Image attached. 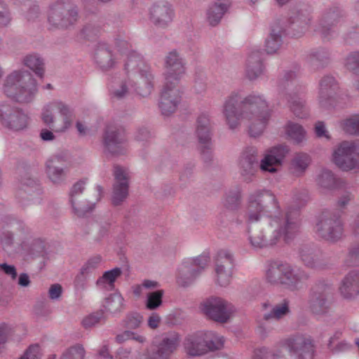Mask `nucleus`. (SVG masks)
Segmentation results:
<instances>
[{
    "mask_svg": "<svg viewBox=\"0 0 359 359\" xmlns=\"http://www.w3.org/2000/svg\"><path fill=\"white\" fill-rule=\"evenodd\" d=\"M241 198V189H231L225 194L222 199V204L227 209L234 210L239 206Z\"/></svg>",
    "mask_w": 359,
    "mask_h": 359,
    "instance_id": "4c0bfd02",
    "label": "nucleus"
},
{
    "mask_svg": "<svg viewBox=\"0 0 359 359\" xmlns=\"http://www.w3.org/2000/svg\"><path fill=\"white\" fill-rule=\"evenodd\" d=\"M84 349L81 346L76 345L67 349L62 355L61 359H83Z\"/></svg>",
    "mask_w": 359,
    "mask_h": 359,
    "instance_id": "a18cd8bd",
    "label": "nucleus"
},
{
    "mask_svg": "<svg viewBox=\"0 0 359 359\" xmlns=\"http://www.w3.org/2000/svg\"><path fill=\"white\" fill-rule=\"evenodd\" d=\"M186 73L185 62L176 51L169 52L164 59L165 84L176 86Z\"/></svg>",
    "mask_w": 359,
    "mask_h": 359,
    "instance_id": "ddd939ff",
    "label": "nucleus"
},
{
    "mask_svg": "<svg viewBox=\"0 0 359 359\" xmlns=\"http://www.w3.org/2000/svg\"><path fill=\"white\" fill-rule=\"evenodd\" d=\"M142 317L138 313L129 315L127 317L126 325L130 328H137L140 325Z\"/></svg>",
    "mask_w": 359,
    "mask_h": 359,
    "instance_id": "864d4df0",
    "label": "nucleus"
},
{
    "mask_svg": "<svg viewBox=\"0 0 359 359\" xmlns=\"http://www.w3.org/2000/svg\"><path fill=\"white\" fill-rule=\"evenodd\" d=\"M332 160L340 169L349 171L359 168V140L344 141L332 151Z\"/></svg>",
    "mask_w": 359,
    "mask_h": 359,
    "instance_id": "6e6552de",
    "label": "nucleus"
},
{
    "mask_svg": "<svg viewBox=\"0 0 359 359\" xmlns=\"http://www.w3.org/2000/svg\"><path fill=\"white\" fill-rule=\"evenodd\" d=\"M194 88L198 93H201L204 92L206 90L205 80L203 78L196 79L194 82Z\"/></svg>",
    "mask_w": 359,
    "mask_h": 359,
    "instance_id": "052dcab7",
    "label": "nucleus"
},
{
    "mask_svg": "<svg viewBox=\"0 0 359 359\" xmlns=\"http://www.w3.org/2000/svg\"><path fill=\"white\" fill-rule=\"evenodd\" d=\"M11 21V16L9 11L6 8L5 4L0 1V26L6 27Z\"/></svg>",
    "mask_w": 359,
    "mask_h": 359,
    "instance_id": "3c124183",
    "label": "nucleus"
},
{
    "mask_svg": "<svg viewBox=\"0 0 359 359\" xmlns=\"http://www.w3.org/2000/svg\"><path fill=\"white\" fill-rule=\"evenodd\" d=\"M279 208L276 196L269 189H257L248 194L245 215L248 222H258L264 216L278 213L270 221V225L275 228L270 245L290 244L299 231V212L287 211L282 215Z\"/></svg>",
    "mask_w": 359,
    "mask_h": 359,
    "instance_id": "f03ea898",
    "label": "nucleus"
},
{
    "mask_svg": "<svg viewBox=\"0 0 359 359\" xmlns=\"http://www.w3.org/2000/svg\"><path fill=\"white\" fill-rule=\"evenodd\" d=\"M316 233L322 238L330 241H337L342 235V226L338 217L324 213L315 226Z\"/></svg>",
    "mask_w": 359,
    "mask_h": 359,
    "instance_id": "2eb2a0df",
    "label": "nucleus"
},
{
    "mask_svg": "<svg viewBox=\"0 0 359 359\" xmlns=\"http://www.w3.org/2000/svg\"><path fill=\"white\" fill-rule=\"evenodd\" d=\"M114 183L113 185L111 201L114 205H121L128 196L129 172L121 165L114 167Z\"/></svg>",
    "mask_w": 359,
    "mask_h": 359,
    "instance_id": "dca6fc26",
    "label": "nucleus"
},
{
    "mask_svg": "<svg viewBox=\"0 0 359 359\" xmlns=\"http://www.w3.org/2000/svg\"><path fill=\"white\" fill-rule=\"evenodd\" d=\"M163 290H157L147 294V307L153 310L158 307L162 303Z\"/></svg>",
    "mask_w": 359,
    "mask_h": 359,
    "instance_id": "c03bdc74",
    "label": "nucleus"
},
{
    "mask_svg": "<svg viewBox=\"0 0 359 359\" xmlns=\"http://www.w3.org/2000/svg\"><path fill=\"white\" fill-rule=\"evenodd\" d=\"M46 242L41 238H32L29 236L26 238V241L22 243V245L25 247H37L41 245H45Z\"/></svg>",
    "mask_w": 359,
    "mask_h": 359,
    "instance_id": "5fc2aeb1",
    "label": "nucleus"
},
{
    "mask_svg": "<svg viewBox=\"0 0 359 359\" xmlns=\"http://www.w3.org/2000/svg\"><path fill=\"white\" fill-rule=\"evenodd\" d=\"M232 257L226 250H221L216 259L215 268L219 285L226 286L229 284L232 276Z\"/></svg>",
    "mask_w": 359,
    "mask_h": 359,
    "instance_id": "5701e85b",
    "label": "nucleus"
},
{
    "mask_svg": "<svg viewBox=\"0 0 359 359\" xmlns=\"http://www.w3.org/2000/svg\"><path fill=\"white\" fill-rule=\"evenodd\" d=\"M161 321L159 316L156 313H153L148 320V325L151 329H156L158 327Z\"/></svg>",
    "mask_w": 359,
    "mask_h": 359,
    "instance_id": "bf43d9fd",
    "label": "nucleus"
},
{
    "mask_svg": "<svg viewBox=\"0 0 359 359\" xmlns=\"http://www.w3.org/2000/svg\"><path fill=\"white\" fill-rule=\"evenodd\" d=\"M345 66L352 71L359 69V53L355 52L348 55L345 60Z\"/></svg>",
    "mask_w": 359,
    "mask_h": 359,
    "instance_id": "09e8293b",
    "label": "nucleus"
},
{
    "mask_svg": "<svg viewBox=\"0 0 359 359\" xmlns=\"http://www.w3.org/2000/svg\"><path fill=\"white\" fill-rule=\"evenodd\" d=\"M41 352L37 344L30 346L20 359H40Z\"/></svg>",
    "mask_w": 359,
    "mask_h": 359,
    "instance_id": "49530a36",
    "label": "nucleus"
},
{
    "mask_svg": "<svg viewBox=\"0 0 359 359\" xmlns=\"http://www.w3.org/2000/svg\"><path fill=\"white\" fill-rule=\"evenodd\" d=\"M67 160L68 154L66 151L57 152L47 160L46 174L49 180L54 184H60L65 180L66 170L61 165Z\"/></svg>",
    "mask_w": 359,
    "mask_h": 359,
    "instance_id": "aec40b11",
    "label": "nucleus"
},
{
    "mask_svg": "<svg viewBox=\"0 0 359 359\" xmlns=\"http://www.w3.org/2000/svg\"><path fill=\"white\" fill-rule=\"evenodd\" d=\"M231 5V3L229 0H217L210 4L206 12V19L208 23L211 26L217 25Z\"/></svg>",
    "mask_w": 359,
    "mask_h": 359,
    "instance_id": "bb28decb",
    "label": "nucleus"
},
{
    "mask_svg": "<svg viewBox=\"0 0 359 359\" xmlns=\"http://www.w3.org/2000/svg\"><path fill=\"white\" fill-rule=\"evenodd\" d=\"M40 137L43 141H52L55 140V137L51 130L45 128L41 130Z\"/></svg>",
    "mask_w": 359,
    "mask_h": 359,
    "instance_id": "e2e57ef3",
    "label": "nucleus"
},
{
    "mask_svg": "<svg viewBox=\"0 0 359 359\" xmlns=\"http://www.w3.org/2000/svg\"><path fill=\"white\" fill-rule=\"evenodd\" d=\"M317 183L323 189H330L335 186L336 180L331 171L324 170L318 175Z\"/></svg>",
    "mask_w": 359,
    "mask_h": 359,
    "instance_id": "79ce46f5",
    "label": "nucleus"
},
{
    "mask_svg": "<svg viewBox=\"0 0 359 359\" xmlns=\"http://www.w3.org/2000/svg\"><path fill=\"white\" fill-rule=\"evenodd\" d=\"M343 130L349 134H359V115H353L341 123Z\"/></svg>",
    "mask_w": 359,
    "mask_h": 359,
    "instance_id": "37998d69",
    "label": "nucleus"
},
{
    "mask_svg": "<svg viewBox=\"0 0 359 359\" xmlns=\"http://www.w3.org/2000/svg\"><path fill=\"white\" fill-rule=\"evenodd\" d=\"M285 131L287 138L297 144H300L306 140V131L299 123L288 121L285 126Z\"/></svg>",
    "mask_w": 359,
    "mask_h": 359,
    "instance_id": "72a5a7b5",
    "label": "nucleus"
},
{
    "mask_svg": "<svg viewBox=\"0 0 359 359\" xmlns=\"http://www.w3.org/2000/svg\"><path fill=\"white\" fill-rule=\"evenodd\" d=\"M102 316L103 313L102 312L90 314L83 318L82 324L86 328L91 327L98 323Z\"/></svg>",
    "mask_w": 359,
    "mask_h": 359,
    "instance_id": "de8ad7c7",
    "label": "nucleus"
},
{
    "mask_svg": "<svg viewBox=\"0 0 359 359\" xmlns=\"http://www.w3.org/2000/svg\"><path fill=\"white\" fill-rule=\"evenodd\" d=\"M223 337L212 331H200L187 337L184 347L188 354L201 355L208 351L218 350L223 347Z\"/></svg>",
    "mask_w": 359,
    "mask_h": 359,
    "instance_id": "423d86ee",
    "label": "nucleus"
},
{
    "mask_svg": "<svg viewBox=\"0 0 359 359\" xmlns=\"http://www.w3.org/2000/svg\"><path fill=\"white\" fill-rule=\"evenodd\" d=\"M331 29V25L327 23L326 19H322L320 20L317 31L321 32L323 35L326 36L328 34V31Z\"/></svg>",
    "mask_w": 359,
    "mask_h": 359,
    "instance_id": "13d9d810",
    "label": "nucleus"
},
{
    "mask_svg": "<svg viewBox=\"0 0 359 359\" xmlns=\"http://www.w3.org/2000/svg\"><path fill=\"white\" fill-rule=\"evenodd\" d=\"M121 274L122 271L118 267L107 271L97 279L96 284L101 289L113 290L115 287V282Z\"/></svg>",
    "mask_w": 359,
    "mask_h": 359,
    "instance_id": "2f4dec72",
    "label": "nucleus"
},
{
    "mask_svg": "<svg viewBox=\"0 0 359 359\" xmlns=\"http://www.w3.org/2000/svg\"><path fill=\"white\" fill-rule=\"evenodd\" d=\"M316 135L319 138L330 139V135L323 122L318 121L316 123L314 127Z\"/></svg>",
    "mask_w": 359,
    "mask_h": 359,
    "instance_id": "603ef678",
    "label": "nucleus"
},
{
    "mask_svg": "<svg viewBox=\"0 0 359 359\" xmlns=\"http://www.w3.org/2000/svg\"><path fill=\"white\" fill-rule=\"evenodd\" d=\"M336 87L337 83L334 77L327 76L321 79L318 97V103L321 107L329 106Z\"/></svg>",
    "mask_w": 359,
    "mask_h": 359,
    "instance_id": "cd10ccee",
    "label": "nucleus"
},
{
    "mask_svg": "<svg viewBox=\"0 0 359 359\" xmlns=\"http://www.w3.org/2000/svg\"><path fill=\"white\" fill-rule=\"evenodd\" d=\"M41 119L55 132L63 133L71 127L74 111L67 104L60 100H53L43 107Z\"/></svg>",
    "mask_w": 359,
    "mask_h": 359,
    "instance_id": "39448f33",
    "label": "nucleus"
},
{
    "mask_svg": "<svg viewBox=\"0 0 359 359\" xmlns=\"http://www.w3.org/2000/svg\"><path fill=\"white\" fill-rule=\"evenodd\" d=\"M103 306L110 313H117L123 308V298L118 293H114L106 298Z\"/></svg>",
    "mask_w": 359,
    "mask_h": 359,
    "instance_id": "58836bf2",
    "label": "nucleus"
},
{
    "mask_svg": "<svg viewBox=\"0 0 359 359\" xmlns=\"http://www.w3.org/2000/svg\"><path fill=\"white\" fill-rule=\"evenodd\" d=\"M125 133L114 125L107 126L103 142L105 151L112 155H119L126 151Z\"/></svg>",
    "mask_w": 359,
    "mask_h": 359,
    "instance_id": "f3484780",
    "label": "nucleus"
},
{
    "mask_svg": "<svg viewBox=\"0 0 359 359\" xmlns=\"http://www.w3.org/2000/svg\"><path fill=\"white\" fill-rule=\"evenodd\" d=\"M200 309L208 318L219 323H226L233 311L231 304L217 297L205 299L201 304Z\"/></svg>",
    "mask_w": 359,
    "mask_h": 359,
    "instance_id": "9b49d317",
    "label": "nucleus"
},
{
    "mask_svg": "<svg viewBox=\"0 0 359 359\" xmlns=\"http://www.w3.org/2000/svg\"><path fill=\"white\" fill-rule=\"evenodd\" d=\"M86 184V180L78 181L72 186L69 194V202L72 212L79 217H83L87 212L92 211L95 205L94 203L81 200Z\"/></svg>",
    "mask_w": 359,
    "mask_h": 359,
    "instance_id": "a211bd4d",
    "label": "nucleus"
},
{
    "mask_svg": "<svg viewBox=\"0 0 359 359\" xmlns=\"http://www.w3.org/2000/svg\"><path fill=\"white\" fill-rule=\"evenodd\" d=\"M341 295L345 298H351L359 294V273L351 271L342 280L339 287Z\"/></svg>",
    "mask_w": 359,
    "mask_h": 359,
    "instance_id": "c756f323",
    "label": "nucleus"
},
{
    "mask_svg": "<svg viewBox=\"0 0 359 359\" xmlns=\"http://www.w3.org/2000/svg\"><path fill=\"white\" fill-rule=\"evenodd\" d=\"M288 302L284 300L282 303L276 305L271 311L264 315L265 320L276 319L278 320L284 317L289 313Z\"/></svg>",
    "mask_w": 359,
    "mask_h": 359,
    "instance_id": "a19ab883",
    "label": "nucleus"
},
{
    "mask_svg": "<svg viewBox=\"0 0 359 359\" xmlns=\"http://www.w3.org/2000/svg\"><path fill=\"white\" fill-rule=\"evenodd\" d=\"M196 135L204 148L210 149L211 140V123L207 112L200 114L196 121Z\"/></svg>",
    "mask_w": 359,
    "mask_h": 359,
    "instance_id": "a878e982",
    "label": "nucleus"
},
{
    "mask_svg": "<svg viewBox=\"0 0 359 359\" xmlns=\"http://www.w3.org/2000/svg\"><path fill=\"white\" fill-rule=\"evenodd\" d=\"M129 339H135L140 343L145 341V338L143 336L136 335L135 333L130 331H126L116 337V341L119 343Z\"/></svg>",
    "mask_w": 359,
    "mask_h": 359,
    "instance_id": "8fccbe9b",
    "label": "nucleus"
},
{
    "mask_svg": "<svg viewBox=\"0 0 359 359\" xmlns=\"http://www.w3.org/2000/svg\"><path fill=\"white\" fill-rule=\"evenodd\" d=\"M328 58V54L323 50H313L307 57V63L313 69L322 67Z\"/></svg>",
    "mask_w": 359,
    "mask_h": 359,
    "instance_id": "ea45409f",
    "label": "nucleus"
},
{
    "mask_svg": "<svg viewBox=\"0 0 359 359\" xmlns=\"http://www.w3.org/2000/svg\"><path fill=\"white\" fill-rule=\"evenodd\" d=\"M281 29L273 28L266 40L265 50L268 54L276 53L282 45Z\"/></svg>",
    "mask_w": 359,
    "mask_h": 359,
    "instance_id": "e433bc0d",
    "label": "nucleus"
},
{
    "mask_svg": "<svg viewBox=\"0 0 359 359\" xmlns=\"http://www.w3.org/2000/svg\"><path fill=\"white\" fill-rule=\"evenodd\" d=\"M0 270L3 271L6 275L10 276L13 280L17 277V272L14 266L1 264Z\"/></svg>",
    "mask_w": 359,
    "mask_h": 359,
    "instance_id": "4d7b16f0",
    "label": "nucleus"
},
{
    "mask_svg": "<svg viewBox=\"0 0 359 359\" xmlns=\"http://www.w3.org/2000/svg\"><path fill=\"white\" fill-rule=\"evenodd\" d=\"M222 114L229 129H238L245 123L249 135L254 137L264 133L271 116L263 95L252 93L243 98L240 90H233L225 97Z\"/></svg>",
    "mask_w": 359,
    "mask_h": 359,
    "instance_id": "7ed1b4c3",
    "label": "nucleus"
},
{
    "mask_svg": "<svg viewBox=\"0 0 359 359\" xmlns=\"http://www.w3.org/2000/svg\"><path fill=\"white\" fill-rule=\"evenodd\" d=\"M282 96L287 102L290 111L296 117L305 119L309 116L310 110L306 103L303 91L283 93Z\"/></svg>",
    "mask_w": 359,
    "mask_h": 359,
    "instance_id": "b1692460",
    "label": "nucleus"
},
{
    "mask_svg": "<svg viewBox=\"0 0 359 359\" xmlns=\"http://www.w3.org/2000/svg\"><path fill=\"white\" fill-rule=\"evenodd\" d=\"M77 19V11L69 4L57 2L53 4L48 13V22L56 27H67Z\"/></svg>",
    "mask_w": 359,
    "mask_h": 359,
    "instance_id": "4468645a",
    "label": "nucleus"
},
{
    "mask_svg": "<svg viewBox=\"0 0 359 359\" xmlns=\"http://www.w3.org/2000/svg\"><path fill=\"white\" fill-rule=\"evenodd\" d=\"M196 264L201 268H204L209 262V257L205 255H202L198 257L196 260Z\"/></svg>",
    "mask_w": 359,
    "mask_h": 359,
    "instance_id": "774afa93",
    "label": "nucleus"
},
{
    "mask_svg": "<svg viewBox=\"0 0 359 359\" xmlns=\"http://www.w3.org/2000/svg\"><path fill=\"white\" fill-rule=\"evenodd\" d=\"M281 355L285 353L290 355L292 359H313V345L309 339L298 336L287 339L278 350Z\"/></svg>",
    "mask_w": 359,
    "mask_h": 359,
    "instance_id": "f8f14e48",
    "label": "nucleus"
},
{
    "mask_svg": "<svg viewBox=\"0 0 359 359\" xmlns=\"http://www.w3.org/2000/svg\"><path fill=\"white\" fill-rule=\"evenodd\" d=\"M174 11L167 2L155 3L149 9V20L157 27L164 28L172 21Z\"/></svg>",
    "mask_w": 359,
    "mask_h": 359,
    "instance_id": "4be33fe9",
    "label": "nucleus"
},
{
    "mask_svg": "<svg viewBox=\"0 0 359 359\" xmlns=\"http://www.w3.org/2000/svg\"><path fill=\"white\" fill-rule=\"evenodd\" d=\"M307 276L302 271H294L287 263L274 262L269 266L266 273V278L272 284L285 285L290 289L297 287L299 283L306 279Z\"/></svg>",
    "mask_w": 359,
    "mask_h": 359,
    "instance_id": "0eeeda50",
    "label": "nucleus"
},
{
    "mask_svg": "<svg viewBox=\"0 0 359 359\" xmlns=\"http://www.w3.org/2000/svg\"><path fill=\"white\" fill-rule=\"evenodd\" d=\"M257 151L254 147L247 148L239 161L240 172L246 182L252 180L257 168Z\"/></svg>",
    "mask_w": 359,
    "mask_h": 359,
    "instance_id": "393cba45",
    "label": "nucleus"
},
{
    "mask_svg": "<svg viewBox=\"0 0 359 359\" xmlns=\"http://www.w3.org/2000/svg\"><path fill=\"white\" fill-rule=\"evenodd\" d=\"M289 151L288 146L283 144L275 146L267 150L260 162L261 170L271 173L276 172L277 171L276 166L282 164Z\"/></svg>",
    "mask_w": 359,
    "mask_h": 359,
    "instance_id": "6ab92c4d",
    "label": "nucleus"
},
{
    "mask_svg": "<svg viewBox=\"0 0 359 359\" xmlns=\"http://www.w3.org/2000/svg\"><path fill=\"white\" fill-rule=\"evenodd\" d=\"M101 262V257L97 256L91 258L86 263V267L83 268L82 273H84V271L87 270L88 268H95Z\"/></svg>",
    "mask_w": 359,
    "mask_h": 359,
    "instance_id": "680f3d73",
    "label": "nucleus"
},
{
    "mask_svg": "<svg viewBox=\"0 0 359 359\" xmlns=\"http://www.w3.org/2000/svg\"><path fill=\"white\" fill-rule=\"evenodd\" d=\"M22 64L32 70L36 75L42 77L44 74L43 60L37 54H28L22 60Z\"/></svg>",
    "mask_w": 359,
    "mask_h": 359,
    "instance_id": "f704fd0d",
    "label": "nucleus"
},
{
    "mask_svg": "<svg viewBox=\"0 0 359 359\" xmlns=\"http://www.w3.org/2000/svg\"><path fill=\"white\" fill-rule=\"evenodd\" d=\"M180 343V335L175 332L156 337L151 343L152 351H147L144 359H170Z\"/></svg>",
    "mask_w": 359,
    "mask_h": 359,
    "instance_id": "1a4fd4ad",
    "label": "nucleus"
},
{
    "mask_svg": "<svg viewBox=\"0 0 359 359\" xmlns=\"http://www.w3.org/2000/svg\"><path fill=\"white\" fill-rule=\"evenodd\" d=\"M290 22L294 29H298V36L306 32L310 27L311 17L306 11H298L290 16Z\"/></svg>",
    "mask_w": 359,
    "mask_h": 359,
    "instance_id": "473e14b6",
    "label": "nucleus"
},
{
    "mask_svg": "<svg viewBox=\"0 0 359 359\" xmlns=\"http://www.w3.org/2000/svg\"><path fill=\"white\" fill-rule=\"evenodd\" d=\"M0 238L4 244L10 245L13 241V234L8 231H4L1 233Z\"/></svg>",
    "mask_w": 359,
    "mask_h": 359,
    "instance_id": "0e129e2a",
    "label": "nucleus"
},
{
    "mask_svg": "<svg viewBox=\"0 0 359 359\" xmlns=\"http://www.w3.org/2000/svg\"><path fill=\"white\" fill-rule=\"evenodd\" d=\"M351 199V196L350 194H346L340 197V198L338 201V205L339 207L344 208L345 207L348 202Z\"/></svg>",
    "mask_w": 359,
    "mask_h": 359,
    "instance_id": "69168bd1",
    "label": "nucleus"
},
{
    "mask_svg": "<svg viewBox=\"0 0 359 359\" xmlns=\"http://www.w3.org/2000/svg\"><path fill=\"white\" fill-rule=\"evenodd\" d=\"M62 288L60 284L52 285L48 290V294L51 299H58L62 294Z\"/></svg>",
    "mask_w": 359,
    "mask_h": 359,
    "instance_id": "6e6d98bb",
    "label": "nucleus"
},
{
    "mask_svg": "<svg viewBox=\"0 0 359 359\" xmlns=\"http://www.w3.org/2000/svg\"><path fill=\"white\" fill-rule=\"evenodd\" d=\"M182 93L177 86L165 84L161 93L159 108L164 116L173 114L181 101Z\"/></svg>",
    "mask_w": 359,
    "mask_h": 359,
    "instance_id": "412c9836",
    "label": "nucleus"
},
{
    "mask_svg": "<svg viewBox=\"0 0 359 359\" xmlns=\"http://www.w3.org/2000/svg\"><path fill=\"white\" fill-rule=\"evenodd\" d=\"M124 61L126 76L111 93L117 98L135 94L140 97L149 96L154 88V74L150 66L125 39H116L113 50L104 44L99 46L95 53V60L103 70L114 67L118 61Z\"/></svg>",
    "mask_w": 359,
    "mask_h": 359,
    "instance_id": "f257e3e1",
    "label": "nucleus"
},
{
    "mask_svg": "<svg viewBox=\"0 0 359 359\" xmlns=\"http://www.w3.org/2000/svg\"><path fill=\"white\" fill-rule=\"evenodd\" d=\"M311 161V156L304 152L296 153L291 160V168L298 175L305 172Z\"/></svg>",
    "mask_w": 359,
    "mask_h": 359,
    "instance_id": "c9c22d12",
    "label": "nucleus"
},
{
    "mask_svg": "<svg viewBox=\"0 0 359 359\" xmlns=\"http://www.w3.org/2000/svg\"><path fill=\"white\" fill-rule=\"evenodd\" d=\"M3 90L7 97L19 103L26 104L34 99L38 92V84L29 72L14 70L6 77Z\"/></svg>",
    "mask_w": 359,
    "mask_h": 359,
    "instance_id": "20e7f679",
    "label": "nucleus"
},
{
    "mask_svg": "<svg viewBox=\"0 0 359 359\" xmlns=\"http://www.w3.org/2000/svg\"><path fill=\"white\" fill-rule=\"evenodd\" d=\"M149 136V132L147 128H142L137 131L136 138L138 140H144Z\"/></svg>",
    "mask_w": 359,
    "mask_h": 359,
    "instance_id": "338daca9",
    "label": "nucleus"
},
{
    "mask_svg": "<svg viewBox=\"0 0 359 359\" xmlns=\"http://www.w3.org/2000/svg\"><path fill=\"white\" fill-rule=\"evenodd\" d=\"M264 71L262 62V53L258 50H254L249 54L246 61V75L253 80L259 77Z\"/></svg>",
    "mask_w": 359,
    "mask_h": 359,
    "instance_id": "c85d7f7f",
    "label": "nucleus"
},
{
    "mask_svg": "<svg viewBox=\"0 0 359 359\" xmlns=\"http://www.w3.org/2000/svg\"><path fill=\"white\" fill-rule=\"evenodd\" d=\"M328 288L317 286L313 292L310 300V308L315 314H321L327 311L328 309V302L325 298V292Z\"/></svg>",
    "mask_w": 359,
    "mask_h": 359,
    "instance_id": "7c9ffc66",
    "label": "nucleus"
},
{
    "mask_svg": "<svg viewBox=\"0 0 359 359\" xmlns=\"http://www.w3.org/2000/svg\"><path fill=\"white\" fill-rule=\"evenodd\" d=\"M0 122L6 128L19 131L29 124L30 118L27 111L8 103L0 104Z\"/></svg>",
    "mask_w": 359,
    "mask_h": 359,
    "instance_id": "9d476101",
    "label": "nucleus"
}]
</instances>
